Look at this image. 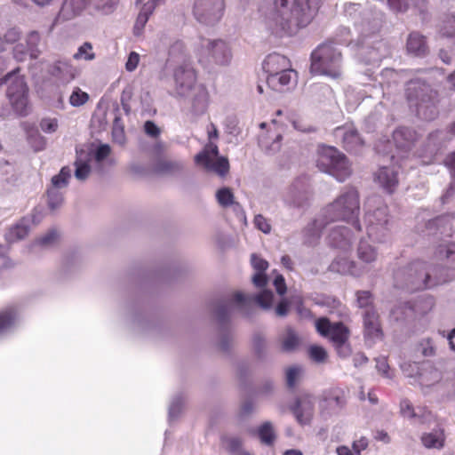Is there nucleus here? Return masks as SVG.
<instances>
[{
    "label": "nucleus",
    "instance_id": "f257e3e1",
    "mask_svg": "<svg viewBox=\"0 0 455 455\" xmlns=\"http://www.w3.org/2000/svg\"><path fill=\"white\" fill-rule=\"evenodd\" d=\"M319 6L320 0H263L259 11L266 28L284 36L307 26Z\"/></svg>",
    "mask_w": 455,
    "mask_h": 455
},
{
    "label": "nucleus",
    "instance_id": "f03ea898",
    "mask_svg": "<svg viewBox=\"0 0 455 455\" xmlns=\"http://www.w3.org/2000/svg\"><path fill=\"white\" fill-rule=\"evenodd\" d=\"M444 268L424 261H414L398 269L394 275L395 284L410 291L432 288L448 281L443 275Z\"/></svg>",
    "mask_w": 455,
    "mask_h": 455
},
{
    "label": "nucleus",
    "instance_id": "7ed1b4c3",
    "mask_svg": "<svg viewBox=\"0 0 455 455\" xmlns=\"http://www.w3.org/2000/svg\"><path fill=\"white\" fill-rule=\"evenodd\" d=\"M330 223L341 220L350 223L360 232L362 230L358 217L360 214L359 195L354 188H346L321 212Z\"/></svg>",
    "mask_w": 455,
    "mask_h": 455
},
{
    "label": "nucleus",
    "instance_id": "20e7f679",
    "mask_svg": "<svg viewBox=\"0 0 455 455\" xmlns=\"http://www.w3.org/2000/svg\"><path fill=\"white\" fill-rule=\"evenodd\" d=\"M274 294L269 290H264L257 295L243 294L236 291L229 298L220 299L215 307V315L220 323L224 324L228 320L231 306L235 305L245 315H250L249 309L257 303L263 309H270L273 304Z\"/></svg>",
    "mask_w": 455,
    "mask_h": 455
},
{
    "label": "nucleus",
    "instance_id": "39448f33",
    "mask_svg": "<svg viewBox=\"0 0 455 455\" xmlns=\"http://www.w3.org/2000/svg\"><path fill=\"white\" fill-rule=\"evenodd\" d=\"M405 92L410 108L419 118L431 121L437 116L436 92L425 82L420 79L409 81Z\"/></svg>",
    "mask_w": 455,
    "mask_h": 455
},
{
    "label": "nucleus",
    "instance_id": "423d86ee",
    "mask_svg": "<svg viewBox=\"0 0 455 455\" xmlns=\"http://www.w3.org/2000/svg\"><path fill=\"white\" fill-rule=\"evenodd\" d=\"M310 72L333 79L342 75L343 57L340 50L332 43L318 45L311 53Z\"/></svg>",
    "mask_w": 455,
    "mask_h": 455
},
{
    "label": "nucleus",
    "instance_id": "0eeeda50",
    "mask_svg": "<svg viewBox=\"0 0 455 455\" xmlns=\"http://www.w3.org/2000/svg\"><path fill=\"white\" fill-rule=\"evenodd\" d=\"M364 222L367 235L376 243H385L390 236L388 209L379 198L369 199Z\"/></svg>",
    "mask_w": 455,
    "mask_h": 455
},
{
    "label": "nucleus",
    "instance_id": "6e6552de",
    "mask_svg": "<svg viewBox=\"0 0 455 455\" xmlns=\"http://www.w3.org/2000/svg\"><path fill=\"white\" fill-rule=\"evenodd\" d=\"M317 168L343 182L351 175V167L347 158L333 147L323 146L318 149Z\"/></svg>",
    "mask_w": 455,
    "mask_h": 455
},
{
    "label": "nucleus",
    "instance_id": "1a4fd4ad",
    "mask_svg": "<svg viewBox=\"0 0 455 455\" xmlns=\"http://www.w3.org/2000/svg\"><path fill=\"white\" fill-rule=\"evenodd\" d=\"M209 143L204 148L195 156V162L197 165L203 166L205 170L214 172L220 176H225L229 170V164L227 158L219 157L218 146L212 142V140L219 138V132L214 124H210L207 127Z\"/></svg>",
    "mask_w": 455,
    "mask_h": 455
},
{
    "label": "nucleus",
    "instance_id": "9d476101",
    "mask_svg": "<svg viewBox=\"0 0 455 455\" xmlns=\"http://www.w3.org/2000/svg\"><path fill=\"white\" fill-rule=\"evenodd\" d=\"M196 55L204 66L212 64L227 66L232 60L229 45L221 39H201L199 46L196 48Z\"/></svg>",
    "mask_w": 455,
    "mask_h": 455
},
{
    "label": "nucleus",
    "instance_id": "9b49d317",
    "mask_svg": "<svg viewBox=\"0 0 455 455\" xmlns=\"http://www.w3.org/2000/svg\"><path fill=\"white\" fill-rule=\"evenodd\" d=\"M15 68L0 78V86L8 84L7 98L13 110L20 116H26L28 112V88L23 76H18Z\"/></svg>",
    "mask_w": 455,
    "mask_h": 455
},
{
    "label": "nucleus",
    "instance_id": "f8f14e48",
    "mask_svg": "<svg viewBox=\"0 0 455 455\" xmlns=\"http://www.w3.org/2000/svg\"><path fill=\"white\" fill-rule=\"evenodd\" d=\"M315 328L321 336L333 343L339 356L347 357L350 355L351 349L347 343L349 331L342 323H331L328 318L322 317L315 321Z\"/></svg>",
    "mask_w": 455,
    "mask_h": 455
},
{
    "label": "nucleus",
    "instance_id": "ddd939ff",
    "mask_svg": "<svg viewBox=\"0 0 455 455\" xmlns=\"http://www.w3.org/2000/svg\"><path fill=\"white\" fill-rule=\"evenodd\" d=\"M173 90L172 95L177 99L189 97L197 84V75L191 61H184L172 69Z\"/></svg>",
    "mask_w": 455,
    "mask_h": 455
},
{
    "label": "nucleus",
    "instance_id": "4468645a",
    "mask_svg": "<svg viewBox=\"0 0 455 455\" xmlns=\"http://www.w3.org/2000/svg\"><path fill=\"white\" fill-rule=\"evenodd\" d=\"M224 0H193V16L204 25L212 26L218 23L224 14Z\"/></svg>",
    "mask_w": 455,
    "mask_h": 455
},
{
    "label": "nucleus",
    "instance_id": "2eb2a0df",
    "mask_svg": "<svg viewBox=\"0 0 455 455\" xmlns=\"http://www.w3.org/2000/svg\"><path fill=\"white\" fill-rule=\"evenodd\" d=\"M417 140V133L414 130L408 127H399L393 132V140L396 147L397 156H392L391 161L395 158L403 160L409 157L410 152L412 149Z\"/></svg>",
    "mask_w": 455,
    "mask_h": 455
},
{
    "label": "nucleus",
    "instance_id": "dca6fc26",
    "mask_svg": "<svg viewBox=\"0 0 455 455\" xmlns=\"http://www.w3.org/2000/svg\"><path fill=\"white\" fill-rule=\"evenodd\" d=\"M315 397L310 394H302L295 401L291 410L298 423L309 425L315 412Z\"/></svg>",
    "mask_w": 455,
    "mask_h": 455
},
{
    "label": "nucleus",
    "instance_id": "f3484780",
    "mask_svg": "<svg viewBox=\"0 0 455 455\" xmlns=\"http://www.w3.org/2000/svg\"><path fill=\"white\" fill-rule=\"evenodd\" d=\"M336 139L340 140L344 148L352 153H358L363 145L356 129L352 124L337 127L334 132Z\"/></svg>",
    "mask_w": 455,
    "mask_h": 455
},
{
    "label": "nucleus",
    "instance_id": "a211bd4d",
    "mask_svg": "<svg viewBox=\"0 0 455 455\" xmlns=\"http://www.w3.org/2000/svg\"><path fill=\"white\" fill-rule=\"evenodd\" d=\"M397 158L393 161L394 164L391 166H380L379 169L376 172L374 176V180L388 194H392L397 188L399 180H398V171L395 166L398 164Z\"/></svg>",
    "mask_w": 455,
    "mask_h": 455
},
{
    "label": "nucleus",
    "instance_id": "6ab92c4d",
    "mask_svg": "<svg viewBox=\"0 0 455 455\" xmlns=\"http://www.w3.org/2000/svg\"><path fill=\"white\" fill-rule=\"evenodd\" d=\"M346 403V396L343 390L332 388L325 392L320 402V411L323 415H330L339 411Z\"/></svg>",
    "mask_w": 455,
    "mask_h": 455
},
{
    "label": "nucleus",
    "instance_id": "aec40b11",
    "mask_svg": "<svg viewBox=\"0 0 455 455\" xmlns=\"http://www.w3.org/2000/svg\"><path fill=\"white\" fill-rule=\"evenodd\" d=\"M297 74L290 68L278 73L267 74L266 81L267 85L274 91L285 92L290 90L296 83Z\"/></svg>",
    "mask_w": 455,
    "mask_h": 455
},
{
    "label": "nucleus",
    "instance_id": "412c9836",
    "mask_svg": "<svg viewBox=\"0 0 455 455\" xmlns=\"http://www.w3.org/2000/svg\"><path fill=\"white\" fill-rule=\"evenodd\" d=\"M190 96L189 112L195 116L198 117L204 115L208 109L210 103L209 92L205 85L199 84L192 91Z\"/></svg>",
    "mask_w": 455,
    "mask_h": 455
},
{
    "label": "nucleus",
    "instance_id": "4be33fe9",
    "mask_svg": "<svg viewBox=\"0 0 455 455\" xmlns=\"http://www.w3.org/2000/svg\"><path fill=\"white\" fill-rule=\"evenodd\" d=\"M328 243L331 247L347 251L351 248L353 235L345 226H335L330 230Z\"/></svg>",
    "mask_w": 455,
    "mask_h": 455
},
{
    "label": "nucleus",
    "instance_id": "5701e85b",
    "mask_svg": "<svg viewBox=\"0 0 455 455\" xmlns=\"http://www.w3.org/2000/svg\"><path fill=\"white\" fill-rule=\"evenodd\" d=\"M364 337L366 339L375 342L382 336V331L379 322V315L373 307L365 310L363 314Z\"/></svg>",
    "mask_w": 455,
    "mask_h": 455
},
{
    "label": "nucleus",
    "instance_id": "b1692460",
    "mask_svg": "<svg viewBox=\"0 0 455 455\" xmlns=\"http://www.w3.org/2000/svg\"><path fill=\"white\" fill-rule=\"evenodd\" d=\"M21 319L20 312L16 307H8L0 311V337L6 335L16 328Z\"/></svg>",
    "mask_w": 455,
    "mask_h": 455
},
{
    "label": "nucleus",
    "instance_id": "393cba45",
    "mask_svg": "<svg viewBox=\"0 0 455 455\" xmlns=\"http://www.w3.org/2000/svg\"><path fill=\"white\" fill-rule=\"evenodd\" d=\"M330 269L342 275L361 276L365 272V267L346 257L336 258L330 265Z\"/></svg>",
    "mask_w": 455,
    "mask_h": 455
},
{
    "label": "nucleus",
    "instance_id": "a878e982",
    "mask_svg": "<svg viewBox=\"0 0 455 455\" xmlns=\"http://www.w3.org/2000/svg\"><path fill=\"white\" fill-rule=\"evenodd\" d=\"M330 222L323 218V214L309 223L303 230L304 243L308 245H315L318 243L322 230L326 228Z\"/></svg>",
    "mask_w": 455,
    "mask_h": 455
},
{
    "label": "nucleus",
    "instance_id": "bb28decb",
    "mask_svg": "<svg viewBox=\"0 0 455 455\" xmlns=\"http://www.w3.org/2000/svg\"><path fill=\"white\" fill-rule=\"evenodd\" d=\"M307 199V191L302 180H296L284 196V201L291 206L301 207Z\"/></svg>",
    "mask_w": 455,
    "mask_h": 455
},
{
    "label": "nucleus",
    "instance_id": "cd10ccee",
    "mask_svg": "<svg viewBox=\"0 0 455 455\" xmlns=\"http://www.w3.org/2000/svg\"><path fill=\"white\" fill-rule=\"evenodd\" d=\"M262 68L267 75L275 72L278 73L282 70L290 69V60L282 54L272 53L265 59Z\"/></svg>",
    "mask_w": 455,
    "mask_h": 455
},
{
    "label": "nucleus",
    "instance_id": "c85d7f7f",
    "mask_svg": "<svg viewBox=\"0 0 455 455\" xmlns=\"http://www.w3.org/2000/svg\"><path fill=\"white\" fill-rule=\"evenodd\" d=\"M282 140L280 133L267 131L259 136V145L267 154L272 155L280 150Z\"/></svg>",
    "mask_w": 455,
    "mask_h": 455
},
{
    "label": "nucleus",
    "instance_id": "c756f323",
    "mask_svg": "<svg viewBox=\"0 0 455 455\" xmlns=\"http://www.w3.org/2000/svg\"><path fill=\"white\" fill-rule=\"evenodd\" d=\"M49 73L63 84L71 82L76 76L74 67L65 61H57L50 67Z\"/></svg>",
    "mask_w": 455,
    "mask_h": 455
},
{
    "label": "nucleus",
    "instance_id": "7c9ffc66",
    "mask_svg": "<svg viewBox=\"0 0 455 455\" xmlns=\"http://www.w3.org/2000/svg\"><path fill=\"white\" fill-rule=\"evenodd\" d=\"M400 411L404 418L415 419L419 423H425L432 418V414L425 408L415 410L408 400H403L400 403Z\"/></svg>",
    "mask_w": 455,
    "mask_h": 455
},
{
    "label": "nucleus",
    "instance_id": "2f4dec72",
    "mask_svg": "<svg viewBox=\"0 0 455 455\" xmlns=\"http://www.w3.org/2000/svg\"><path fill=\"white\" fill-rule=\"evenodd\" d=\"M421 443L427 449H442L445 443L443 429L437 427L430 432L423 433L421 435Z\"/></svg>",
    "mask_w": 455,
    "mask_h": 455
},
{
    "label": "nucleus",
    "instance_id": "473e14b6",
    "mask_svg": "<svg viewBox=\"0 0 455 455\" xmlns=\"http://www.w3.org/2000/svg\"><path fill=\"white\" fill-rule=\"evenodd\" d=\"M87 5L95 14L108 16L116 11L119 0H88Z\"/></svg>",
    "mask_w": 455,
    "mask_h": 455
},
{
    "label": "nucleus",
    "instance_id": "72a5a7b5",
    "mask_svg": "<svg viewBox=\"0 0 455 455\" xmlns=\"http://www.w3.org/2000/svg\"><path fill=\"white\" fill-rule=\"evenodd\" d=\"M406 46L408 52L417 57L425 56L427 52L426 39L418 32L409 35Z\"/></svg>",
    "mask_w": 455,
    "mask_h": 455
},
{
    "label": "nucleus",
    "instance_id": "f704fd0d",
    "mask_svg": "<svg viewBox=\"0 0 455 455\" xmlns=\"http://www.w3.org/2000/svg\"><path fill=\"white\" fill-rule=\"evenodd\" d=\"M76 156L75 162V177L76 180L84 181L88 178L91 172V166L89 164L91 161L90 155L84 150L76 149Z\"/></svg>",
    "mask_w": 455,
    "mask_h": 455
},
{
    "label": "nucleus",
    "instance_id": "c9c22d12",
    "mask_svg": "<svg viewBox=\"0 0 455 455\" xmlns=\"http://www.w3.org/2000/svg\"><path fill=\"white\" fill-rule=\"evenodd\" d=\"M251 262L252 267L257 271L252 277L253 283L257 287H264L267 283V279L265 275V271L268 267L267 261L256 254H252L251 257Z\"/></svg>",
    "mask_w": 455,
    "mask_h": 455
},
{
    "label": "nucleus",
    "instance_id": "e433bc0d",
    "mask_svg": "<svg viewBox=\"0 0 455 455\" xmlns=\"http://www.w3.org/2000/svg\"><path fill=\"white\" fill-rule=\"evenodd\" d=\"M169 55V62L173 63L175 66L184 61H191L187 46L182 40H176L172 43L170 47Z\"/></svg>",
    "mask_w": 455,
    "mask_h": 455
},
{
    "label": "nucleus",
    "instance_id": "4c0bfd02",
    "mask_svg": "<svg viewBox=\"0 0 455 455\" xmlns=\"http://www.w3.org/2000/svg\"><path fill=\"white\" fill-rule=\"evenodd\" d=\"M357 257L365 264L373 263L378 257V251L374 246L370 244L364 238H361L357 246Z\"/></svg>",
    "mask_w": 455,
    "mask_h": 455
},
{
    "label": "nucleus",
    "instance_id": "58836bf2",
    "mask_svg": "<svg viewBox=\"0 0 455 455\" xmlns=\"http://www.w3.org/2000/svg\"><path fill=\"white\" fill-rule=\"evenodd\" d=\"M29 224L28 219H22L8 230L5 234L6 240L9 243H14L25 238L29 232Z\"/></svg>",
    "mask_w": 455,
    "mask_h": 455
},
{
    "label": "nucleus",
    "instance_id": "ea45409f",
    "mask_svg": "<svg viewBox=\"0 0 455 455\" xmlns=\"http://www.w3.org/2000/svg\"><path fill=\"white\" fill-rule=\"evenodd\" d=\"M442 132L436 131L429 134L427 138V149L426 155L419 154V157L421 158L423 164H428L434 161L435 155L436 154L439 148V140Z\"/></svg>",
    "mask_w": 455,
    "mask_h": 455
},
{
    "label": "nucleus",
    "instance_id": "a19ab883",
    "mask_svg": "<svg viewBox=\"0 0 455 455\" xmlns=\"http://www.w3.org/2000/svg\"><path fill=\"white\" fill-rule=\"evenodd\" d=\"M155 7V2H148L141 8L133 27V33L136 36H140L142 34L144 27L147 24L148 18L152 14Z\"/></svg>",
    "mask_w": 455,
    "mask_h": 455
},
{
    "label": "nucleus",
    "instance_id": "79ce46f5",
    "mask_svg": "<svg viewBox=\"0 0 455 455\" xmlns=\"http://www.w3.org/2000/svg\"><path fill=\"white\" fill-rule=\"evenodd\" d=\"M71 175H72V170L70 167H68V166L62 167L61 170L60 171L59 174L54 175L52 178V184H51L50 188H55L58 190H61V189L65 188L68 184V180H70Z\"/></svg>",
    "mask_w": 455,
    "mask_h": 455
},
{
    "label": "nucleus",
    "instance_id": "37998d69",
    "mask_svg": "<svg viewBox=\"0 0 455 455\" xmlns=\"http://www.w3.org/2000/svg\"><path fill=\"white\" fill-rule=\"evenodd\" d=\"M299 343V339L291 327H287L282 338V349L286 352L294 350Z\"/></svg>",
    "mask_w": 455,
    "mask_h": 455
},
{
    "label": "nucleus",
    "instance_id": "c03bdc74",
    "mask_svg": "<svg viewBox=\"0 0 455 455\" xmlns=\"http://www.w3.org/2000/svg\"><path fill=\"white\" fill-rule=\"evenodd\" d=\"M258 435L266 445H272L275 439V434L271 422H264L258 429Z\"/></svg>",
    "mask_w": 455,
    "mask_h": 455
},
{
    "label": "nucleus",
    "instance_id": "a18cd8bd",
    "mask_svg": "<svg viewBox=\"0 0 455 455\" xmlns=\"http://www.w3.org/2000/svg\"><path fill=\"white\" fill-rule=\"evenodd\" d=\"M440 379V371L432 366H429L427 369L424 370V371H422L419 375L420 383L427 387L432 386L433 384L438 382Z\"/></svg>",
    "mask_w": 455,
    "mask_h": 455
},
{
    "label": "nucleus",
    "instance_id": "49530a36",
    "mask_svg": "<svg viewBox=\"0 0 455 455\" xmlns=\"http://www.w3.org/2000/svg\"><path fill=\"white\" fill-rule=\"evenodd\" d=\"M303 369L299 365H293L286 369L285 371V382L289 388H294L299 382Z\"/></svg>",
    "mask_w": 455,
    "mask_h": 455
},
{
    "label": "nucleus",
    "instance_id": "de8ad7c7",
    "mask_svg": "<svg viewBox=\"0 0 455 455\" xmlns=\"http://www.w3.org/2000/svg\"><path fill=\"white\" fill-rule=\"evenodd\" d=\"M445 164L449 167L451 171V182L450 184V187L446 190L445 194L442 197L443 202L450 196H451L455 192V152L451 154L446 158Z\"/></svg>",
    "mask_w": 455,
    "mask_h": 455
},
{
    "label": "nucleus",
    "instance_id": "09e8293b",
    "mask_svg": "<svg viewBox=\"0 0 455 455\" xmlns=\"http://www.w3.org/2000/svg\"><path fill=\"white\" fill-rule=\"evenodd\" d=\"M372 89L371 85H366L364 89L348 88L346 91V97L348 101H353L354 103L360 102L367 97L368 93H371Z\"/></svg>",
    "mask_w": 455,
    "mask_h": 455
},
{
    "label": "nucleus",
    "instance_id": "8fccbe9b",
    "mask_svg": "<svg viewBox=\"0 0 455 455\" xmlns=\"http://www.w3.org/2000/svg\"><path fill=\"white\" fill-rule=\"evenodd\" d=\"M27 46L28 48L29 57L31 59H36L40 51L38 49V44L40 42V35L37 31H31L27 36Z\"/></svg>",
    "mask_w": 455,
    "mask_h": 455
},
{
    "label": "nucleus",
    "instance_id": "3c124183",
    "mask_svg": "<svg viewBox=\"0 0 455 455\" xmlns=\"http://www.w3.org/2000/svg\"><path fill=\"white\" fill-rule=\"evenodd\" d=\"M86 4L85 0H65L62 5V12H68L71 15L75 16L79 14Z\"/></svg>",
    "mask_w": 455,
    "mask_h": 455
},
{
    "label": "nucleus",
    "instance_id": "603ef678",
    "mask_svg": "<svg viewBox=\"0 0 455 455\" xmlns=\"http://www.w3.org/2000/svg\"><path fill=\"white\" fill-rule=\"evenodd\" d=\"M111 148L108 144H100L94 152H87L90 155V160L93 159L96 164L100 165L109 156Z\"/></svg>",
    "mask_w": 455,
    "mask_h": 455
},
{
    "label": "nucleus",
    "instance_id": "864d4df0",
    "mask_svg": "<svg viewBox=\"0 0 455 455\" xmlns=\"http://www.w3.org/2000/svg\"><path fill=\"white\" fill-rule=\"evenodd\" d=\"M89 100L87 92L82 91L79 87H75L69 96V103L72 107H81Z\"/></svg>",
    "mask_w": 455,
    "mask_h": 455
},
{
    "label": "nucleus",
    "instance_id": "5fc2aeb1",
    "mask_svg": "<svg viewBox=\"0 0 455 455\" xmlns=\"http://www.w3.org/2000/svg\"><path fill=\"white\" fill-rule=\"evenodd\" d=\"M219 204L224 208L234 204V194L228 188H222L216 192Z\"/></svg>",
    "mask_w": 455,
    "mask_h": 455
},
{
    "label": "nucleus",
    "instance_id": "6e6d98bb",
    "mask_svg": "<svg viewBox=\"0 0 455 455\" xmlns=\"http://www.w3.org/2000/svg\"><path fill=\"white\" fill-rule=\"evenodd\" d=\"M75 60H92L95 59V54L92 52V45L91 43H84L77 52L73 55Z\"/></svg>",
    "mask_w": 455,
    "mask_h": 455
},
{
    "label": "nucleus",
    "instance_id": "4d7b16f0",
    "mask_svg": "<svg viewBox=\"0 0 455 455\" xmlns=\"http://www.w3.org/2000/svg\"><path fill=\"white\" fill-rule=\"evenodd\" d=\"M440 33L447 37L455 36V12L443 20Z\"/></svg>",
    "mask_w": 455,
    "mask_h": 455
},
{
    "label": "nucleus",
    "instance_id": "13d9d810",
    "mask_svg": "<svg viewBox=\"0 0 455 455\" xmlns=\"http://www.w3.org/2000/svg\"><path fill=\"white\" fill-rule=\"evenodd\" d=\"M48 194V205L52 210H56L63 203V193L61 190L49 188Z\"/></svg>",
    "mask_w": 455,
    "mask_h": 455
},
{
    "label": "nucleus",
    "instance_id": "bf43d9fd",
    "mask_svg": "<svg viewBox=\"0 0 455 455\" xmlns=\"http://www.w3.org/2000/svg\"><path fill=\"white\" fill-rule=\"evenodd\" d=\"M112 137L114 141L119 145H124L125 143L124 130L121 124L120 117H115L112 128Z\"/></svg>",
    "mask_w": 455,
    "mask_h": 455
},
{
    "label": "nucleus",
    "instance_id": "052dcab7",
    "mask_svg": "<svg viewBox=\"0 0 455 455\" xmlns=\"http://www.w3.org/2000/svg\"><path fill=\"white\" fill-rule=\"evenodd\" d=\"M184 167L181 161L165 160L159 164L158 169L166 173H175L180 172Z\"/></svg>",
    "mask_w": 455,
    "mask_h": 455
},
{
    "label": "nucleus",
    "instance_id": "680f3d73",
    "mask_svg": "<svg viewBox=\"0 0 455 455\" xmlns=\"http://www.w3.org/2000/svg\"><path fill=\"white\" fill-rule=\"evenodd\" d=\"M413 308L409 302L401 304L391 310V315L395 321H401L412 312Z\"/></svg>",
    "mask_w": 455,
    "mask_h": 455
},
{
    "label": "nucleus",
    "instance_id": "e2e57ef3",
    "mask_svg": "<svg viewBox=\"0 0 455 455\" xmlns=\"http://www.w3.org/2000/svg\"><path fill=\"white\" fill-rule=\"evenodd\" d=\"M183 405V397L181 395L174 396L169 406V420H174L180 415Z\"/></svg>",
    "mask_w": 455,
    "mask_h": 455
},
{
    "label": "nucleus",
    "instance_id": "0e129e2a",
    "mask_svg": "<svg viewBox=\"0 0 455 455\" xmlns=\"http://www.w3.org/2000/svg\"><path fill=\"white\" fill-rule=\"evenodd\" d=\"M356 302L359 307L366 310L372 307L371 293L368 291H358L356 292Z\"/></svg>",
    "mask_w": 455,
    "mask_h": 455
},
{
    "label": "nucleus",
    "instance_id": "69168bd1",
    "mask_svg": "<svg viewBox=\"0 0 455 455\" xmlns=\"http://www.w3.org/2000/svg\"><path fill=\"white\" fill-rule=\"evenodd\" d=\"M59 123L57 118L45 117L40 122L41 130L48 134L53 133L58 130Z\"/></svg>",
    "mask_w": 455,
    "mask_h": 455
},
{
    "label": "nucleus",
    "instance_id": "338daca9",
    "mask_svg": "<svg viewBox=\"0 0 455 455\" xmlns=\"http://www.w3.org/2000/svg\"><path fill=\"white\" fill-rule=\"evenodd\" d=\"M380 112L379 108H376L374 112L371 113L364 120L365 128L368 132H372L380 120Z\"/></svg>",
    "mask_w": 455,
    "mask_h": 455
},
{
    "label": "nucleus",
    "instance_id": "774afa93",
    "mask_svg": "<svg viewBox=\"0 0 455 455\" xmlns=\"http://www.w3.org/2000/svg\"><path fill=\"white\" fill-rule=\"evenodd\" d=\"M309 355L315 362L323 363L326 359L327 353L325 349L320 346H311L309 348Z\"/></svg>",
    "mask_w": 455,
    "mask_h": 455
}]
</instances>
